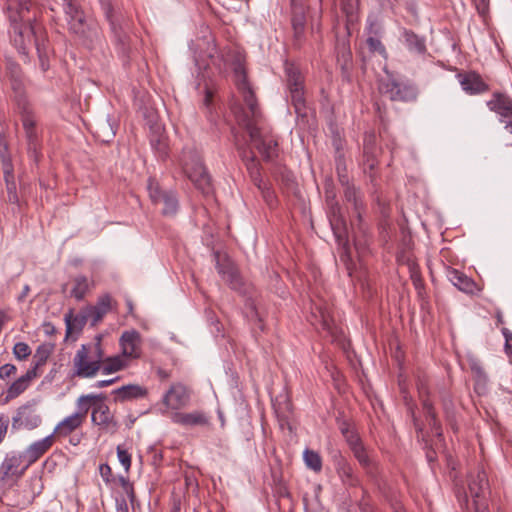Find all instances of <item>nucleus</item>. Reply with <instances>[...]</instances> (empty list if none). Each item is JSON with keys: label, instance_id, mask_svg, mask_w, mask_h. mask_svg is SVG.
Segmentation results:
<instances>
[{"label": "nucleus", "instance_id": "f257e3e1", "mask_svg": "<svg viewBox=\"0 0 512 512\" xmlns=\"http://www.w3.org/2000/svg\"><path fill=\"white\" fill-rule=\"evenodd\" d=\"M235 81L238 91L241 93L246 109L233 107V112L239 124L243 125L255 148L266 159L273 158L277 153V141L272 136L263 135L256 121L260 116L254 92L252 91L246 77L244 68L238 65L235 70Z\"/></svg>", "mask_w": 512, "mask_h": 512}, {"label": "nucleus", "instance_id": "f03ea898", "mask_svg": "<svg viewBox=\"0 0 512 512\" xmlns=\"http://www.w3.org/2000/svg\"><path fill=\"white\" fill-rule=\"evenodd\" d=\"M101 340V336L98 335L95 342L82 344L76 351L72 360L73 376L93 378L100 372L101 359L104 357Z\"/></svg>", "mask_w": 512, "mask_h": 512}, {"label": "nucleus", "instance_id": "7ed1b4c3", "mask_svg": "<svg viewBox=\"0 0 512 512\" xmlns=\"http://www.w3.org/2000/svg\"><path fill=\"white\" fill-rule=\"evenodd\" d=\"M9 19L12 27L11 41L18 52L25 57L28 55V48L32 43V39L35 45L37 39H39L40 42L46 40L42 27L36 22H33L30 17L24 15V19H22L19 16L10 14Z\"/></svg>", "mask_w": 512, "mask_h": 512}, {"label": "nucleus", "instance_id": "20e7f679", "mask_svg": "<svg viewBox=\"0 0 512 512\" xmlns=\"http://www.w3.org/2000/svg\"><path fill=\"white\" fill-rule=\"evenodd\" d=\"M286 90L295 113L299 118H306L308 107L305 98V80L300 69L293 63H285Z\"/></svg>", "mask_w": 512, "mask_h": 512}, {"label": "nucleus", "instance_id": "39448f33", "mask_svg": "<svg viewBox=\"0 0 512 512\" xmlns=\"http://www.w3.org/2000/svg\"><path fill=\"white\" fill-rule=\"evenodd\" d=\"M105 397L94 394L81 395L76 402L77 410L71 415L61 420L51 433L54 438H65L79 429L86 420L87 413L90 409L91 402L96 400H103Z\"/></svg>", "mask_w": 512, "mask_h": 512}, {"label": "nucleus", "instance_id": "423d86ee", "mask_svg": "<svg viewBox=\"0 0 512 512\" xmlns=\"http://www.w3.org/2000/svg\"><path fill=\"white\" fill-rule=\"evenodd\" d=\"M181 162L184 173L193 182L195 187L205 195L211 194L213 190L211 178L200 156L196 152L189 150L183 153Z\"/></svg>", "mask_w": 512, "mask_h": 512}, {"label": "nucleus", "instance_id": "0eeeda50", "mask_svg": "<svg viewBox=\"0 0 512 512\" xmlns=\"http://www.w3.org/2000/svg\"><path fill=\"white\" fill-rule=\"evenodd\" d=\"M379 92L392 101L411 102L418 97L416 85L409 81H398L392 74L387 73L378 83Z\"/></svg>", "mask_w": 512, "mask_h": 512}, {"label": "nucleus", "instance_id": "6e6552de", "mask_svg": "<svg viewBox=\"0 0 512 512\" xmlns=\"http://www.w3.org/2000/svg\"><path fill=\"white\" fill-rule=\"evenodd\" d=\"M328 217L335 237L339 244L343 246L344 251L341 255V259L344 262H347L350 259L348 254L347 228L345 219L341 214V209L337 202H330Z\"/></svg>", "mask_w": 512, "mask_h": 512}, {"label": "nucleus", "instance_id": "1a4fd4ad", "mask_svg": "<svg viewBox=\"0 0 512 512\" xmlns=\"http://www.w3.org/2000/svg\"><path fill=\"white\" fill-rule=\"evenodd\" d=\"M24 456L21 453H8L0 465V482L6 483L12 479L20 478L27 470V462L23 465Z\"/></svg>", "mask_w": 512, "mask_h": 512}, {"label": "nucleus", "instance_id": "9d476101", "mask_svg": "<svg viewBox=\"0 0 512 512\" xmlns=\"http://www.w3.org/2000/svg\"><path fill=\"white\" fill-rule=\"evenodd\" d=\"M20 113L27 140L28 153L34 160H37L41 145L38 129L36 127V119L31 108L21 110Z\"/></svg>", "mask_w": 512, "mask_h": 512}, {"label": "nucleus", "instance_id": "9b49d317", "mask_svg": "<svg viewBox=\"0 0 512 512\" xmlns=\"http://www.w3.org/2000/svg\"><path fill=\"white\" fill-rule=\"evenodd\" d=\"M42 418L32 404L20 406L12 418V428L15 430H33L40 426Z\"/></svg>", "mask_w": 512, "mask_h": 512}, {"label": "nucleus", "instance_id": "f8f14e48", "mask_svg": "<svg viewBox=\"0 0 512 512\" xmlns=\"http://www.w3.org/2000/svg\"><path fill=\"white\" fill-rule=\"evenodd\" d=\"M215 256L217 259L216 268L223 281L232 289L241 291L243 282L235 264L227 257L220 258L218 253Z\"/></svg>", "mask_w": 512, "mask_h": 512}, {"label": "nucleus", "instance_id": "ddd939ff", "mask_svg": "<svg viewBox=\"0 0 512 512\" xmlns=\"http://www.w3.org/2000/svg\"><path fill=\"white\" fill-rule=\"evenodd\" d=\"M121 352L125 358L138 359L141 356V335L136 330L122 333L119 339Z\"/></svg>", "mask_w": 512, "mask_h": 512}, {"label": "nucleus", "instance_id": "4468645a", "mask_svg": "<svg viewBox=\"0 0 512 512\" xmlns=\"http://www.w3.org/2000/svg\"><path fill=\"white\" fill-rule=\"evenodd\" d=\"M54 442V435L50 434L42 439L32 442L29 446H27V448L22 452L27 465L30 466L38 461L52 448Z\"/></svg>", "mask_w": 512, "mask_h": 512}, {"label": "nucleus", "instance_id": "2eb2a0df", "mask_svg": "<svg viewBox=\"0 0 512 512\" xmlns=\"http://www.w3.org/2000/svg\"><path fill=\"white\" fill-rule=\"evenodd\" d=\"M190 400L189 392L186 387L180 383L171 385L169 390L163 396V404L172 410H178L185 407Z\"/></svg>", "mask_w": 512, "mask_h": 512}, {"label": "nucleus", "instance_id": "dca6fc26", "mask_svg": "<svg viewBox=\"0 0 512 512\" xmlns=\"http://www.w3.org/2000/svg\"><path fill=\"white\" fill-rule=\"evenodd\" d=\"M417 388L419 392V396L422 401L423 410L425 412L426 417L429 419V425L431 426L432 431L436 436H442V429L439 421L437 420L436 413L433 407L432 402L428 398V388L426 383L422 380H419L417 383Z\"/></svg>", "mask_w": 512, "mask_h": 512}, {"label": "nucleus", "instance_id": "f3484780", "mask_svg": "<svg viewBox=\"0 0 512 512\" xmlns=\"http://www.w3.org/2000/svg\"><path fill=\"white\" fill-rule=\"evenodd\" d=\"M457 79L467 94H481L489 90L488 84L474 71L459 73Z\"/></svg>", "mask_w": 512, "mask_h": 512}, {"label": "nucleus", "instance_id": "a211bd4d", "mask_svg": "<svg viewBox=\"0 0 512 512\" xmlns=\"http://www.w3.org/2000/svg\"><path fill=\"white\" fill-rule=\"evenodd\" d=\"M64 11L66 14L69 31L71 33L83 32L80 28L86 26L91 18H87L80 6L72 1H68L65 4Z\"/></svg>", "mask_w": 512, "mask_h": 512}, {"label": "nucleus", "instance_id": "6ab92c4d", "mask_svg": "<svg viewBox=\"0 0 512 512\" xmlns=\"http://www.w3.org/2000/svg\"><path fill=\"white\" fill-rule=\"evenodd\" d=\"M486 104L490 111L496 113L501 118L512 117V98L509 95L494 92Z\"/></svg>", "mask_w": 512, "mask_h": 512}, {"label": "nucleus", "instance_id": "aec40b11", "mask_svg": "<svg viewBox=\"0 0 512 512\" xmlns=\"http://www.w3.org/2000/svg\"><path fill=\"white\" fill-rule=\"evenodd\" d=\"M172 421L184 427L206 426L209 424V417L203 411L176 412L172 416Z\"/></svg>", "mask_w": 512, "mask_h": 512}, {"label": "nucleus", "instance_id": "412c9836", "mask_svg": "<svg viewBox=\"0 0 512 512\" xmlns=\"http://www.w3.org/2000/svg\"><path fill=\"white\" fill-rule=\"evenodd\" d=\"M37 377L35 369H28L27 372L17 378L6 390L5 401L9 402L12 399L20 396L30 386L31 381Z\"/></svg>", "mask_w": 512, "mask_h": 512}, {"label": "nucleus", "instance_id": "4be33fe9", "mask_svg": "<svg viewBox=\"0 0 512 512\" xmlns=\"http://www.w3.org/2000/svg\"><path fill=\"white\" fill-rule=\"evenodd\" d=\"M91 420L95 425L106 429L114 428L117 425L110 408L103 402L94 403Z\"/></svg>", "mask_w": 512, "mask_h": 512}, {"label": "nucleus", "instance_id": "5701e85b", "mask_svg": "<svg viewBox=\"0 0 512 512\" xmlns=\"http://www.w3.org/2000/svg\"><path fill=\"white\" fill-rule=\"evenodd\" d=\"M111 309V297L109 294L102 295L98 298L97 302L93 306L85 308L92 326L97 325L103 317Z\"/></svg>", "mask_w": 512, "mask_h": 512}, {"label": "nucleus", "instance_id": "b1692460", "mask_svg": "<svg viewBox=\"0 0 512 512\" xmlns=\"http://www.w3.org/2000/svg\"><path fill=\"white\" fill-rule=\"evenodd\" d=\"M80 30L83 32H75L74 34L83 45L91 47L100 40V28L95 20H89V23Z\"/></svg>", "mask_w": 512, "mask_h": 512}, {"label": "nucleus", "instance_id": "393cba45", "mask_svg": "<svg viewBox=\"0 0 512 512\" xmlns=\"http://www.w3.org/2000/svg\"><path fill=\"white\" fill-rule=\"evenodd\" d=\"M335 468L344 485L355 487L359 484L358 477L356 476L352 466L344 458L339 457L336 460Z\"/></svg>", "mask_w": 512, "mask_h": 512}, {"label": "nucleus", "instance_id": "a878e982", "mask_svg": "<svg viewBox=\"0 0 512 512\" xmlns=\"http://www.w3.org/2000/svg\"><path fill=\"white\" fill-rule=\"evenodd\" d=\"M447 277L449 281L462 292L473 293L476 289V283L459 270H448Z\"/></svg>", "mask_w": 512, "mask_h": 512}, {"label": "nucleus", "instance_id": "bb28decb", "mask_svg": "<svg viewBox=\"0 0 512 512\" xmlns=\"http://www.w3.org/2000/svg\"><path fill=\"white\" fill-rule=\"evenodd\" d=\"M3 174L4 180L6 183L8 201L13 204H17L19 202V198L17 195V187L14 179L12 164L9 159L3 157Z\"/></svg>", "mask_w": 512, "mask_h": 512}, {"label": "nucleus", "instance_id": "cd10ccee", "mask_svg": "<svg viewBox=\"0 0 512 512\" xmlns=\"http://www.w3.org/2000/svg\"><path fill=\"white\" fill-rule=\"evenodd\" d=\"M119 401H127L132 399L144 398L147 396L148 391L145 387L138 384H129L117 388L113 391Z\"/></svg>", "mask_w": 512, "mask_h": 512}, {"label": "nucleus", "instance_id": "c85d7f7f", "mask_svg": "<svg viewBox=\"0 0 512 512\" xmlns=\"http://www.w3.org/2000/svg\"><path fill=\"white\" fill-rule=\"evenodd\" d=\"M127 365L128 363L123 355H116L107 358L104 356L101 359L100 372L105 375L112 374L121 371L122 369L126 368Z\"/></svg>", "mask_w": 512, "mask_h": 512}, {"label": "nucleus", "instance_id": "c756f323", "mask_svg": "<svg viewBox=\"0 0 512 512\" xmlns=\"http://www.w3.org/2000/svg\"><path fill=\"white\" fill-rule=\"evenodd\" d=\"M93 287V281L89 280L84 275H77L73 278V287L70 294L77 301H81L85 298L88 291Z\"/></svg>", "mask_w": 512, "mask_h": 512}, {"label": "nucleus", "instance_id": "7c9ffc66", "mask_svg": "<svg viewBox=\"0 0 512 512\" xmlns=\"http://www.w3.org/2000/svg\"><path fill=\"white\" fill-rule=\"evenodd\" d=\"M90 320L86 310L81 313L73 315L70 311L65 315L66 333L69 335L73 330L81 331L85 324Z\"/></svg>", "mask_w": 512, "mask_h": 512}, {"label": "nucleus", "instance_id": "2f4dec72", "mask_svg": "<svg viewBox=\"0 0 512 512\" xmlns=\"http://www.w3.org/2000/svg\"><path fill=\"white\" fill-rule=\"evenodd\" d=\"M11 88L14 92L15 101L19 110L30 108L29 103L25 96V86L23 76L10 79Z\"/></svg>", "mask_w": 512, "mask_h": 512}, {"label": "nucleus", "instance_id": "473e14b6", "mask_svg": "<svg viewBox=\"0 0 512 512\" xmlns=\"http://www.w3.org/2000/svg\"><path fill=\"white\" fill-rule=\"evenodd\" d=\"M311 315L313 317L312 324L314 326L326 331H331L332 319L326 308L316 306L315 311H312Z\"/></svg>", "mask_w": 512, "mask_h": 512}, {"label": "nucleus", "instance_id": "72a5a7b5", "mask_svg": "<svg viewBox=\"0 0 512 512\" xmlns=\"http://www.w3.org/2000/svg\"><path fill=\"white\" fill-rule=\"evenodd\" d=\"M344 196L346 201L353 205L357 218L361 221V212L364 209V204L360 192L353 186H347L344 191Z\"/></svg>", "mask_w": 512, "mask_h": 512}, {"label": "nucleus", "instance_id": "f704fd0d", "mask_svg": "<svg viewBox=\"0 0 512 512\" xmlns=\"http://www.w3.org/2000/svg\"><path fill=\"white\" fill-rule=\"evenodd\" d=\"M405 43L409 50L422 54L426 51L424 38L418 36L410 30H405L403 33Z\"/></svg>", "mask_w": 512, "mask_h": 512}, {"label": "nucleus", "instance_id": "c9c22d12", "mask_svg": "<svg viewBox=\"0 0 512 512\" xmlns=\"http://www.w3.org/2000/svg\"><path fill=\"white\" fill-rule=\"evenodd\" d=\"M250 176L254 185L261 191L265 200L270 203L274 198L273 192L270 190L268 184L262 179L257 167H253L250 170Z\"/></svg>", "mask_w": 512, "mask_h": 512}, {"label": "nucleus", "instance_id": "e433bc0d", "mask_svg": "<svg viewBox=\"0 0 512 512\" xmlns=\"http://www.w3.org/2000/svg\"><path fill=\"white\" fill-rule=\"evenodd\" d=\"M161 203L164 205L162 214L164 216H174L179 208L178 198L173 191H169L162 199Z\"/></svg>", "mask_w": 512, "mask_h": 512}, {"label": "nucleus", "instance_id": "4c0bfd02", "mask_svg": "<svg viewBox=\"0 0 512 512\" xmlns=\"http://www.w3.org/2000/svg\"><path fill=\"white\" fill-rule=\"evenodd\" d=\"M303 459L308 468L314 472H320L322 469V459L320 455L310 449H305L303 452Z\"/></svg>", "mask_w": 512, "mask_h": 512}, {"label": "nucleus", "instance_id": "58836bf2", "mask_svg": "<svg viewBox=\"0 0 512 512\" xmlns=\"http://www.w3.org/2000/svg\"><path fill=\"white\" fill-rule=\"evenodd\" d=\"M149 197L154 204H160L161 199L169 193V191H163L159 186L158 182L152 178H149L147 185Z\"/></svg>", "mask_w": 512, "mask_h": 512}, {"label": "nucleus", "instance_id": "ea45409f", "mask_svg": "<svg viewBox=\"0 0 512 512\" xmlns=\"http://www.w3.org/2000/svg\"><path fill=\"white\" fill-rule=\"evenodd\" d=\"M486 479L483 473H478L476 479L469 483V491L473 497H479L486 486Z\"/></svg>", "mask_w": 512, "mask_h": 512}, {"label": "nucleus", "instance_id": "a19ab883", "mask_svg": "<svg viewBox=\"0 0 512 512\" xmlns=\"http://www.w3.org/2000/svg\"><path fill=\"white\" fill-rule=\"evenodd\" d=\"M36 50H37V53H38L41 69L43 71L48 70V68H49V65H48V47H47L46 40H42V42H40V40L37 39L36 40Z\"/></svg>", "mask_w": 512, "mask_h": 512}, {"label": "nucleus", "instance_id": "79ce46f5", "mask_svg": "<svg viewBox=\"0 0 512 512\" xmlns=\"http://www.w3.org/2000/svg\"><path fill=\"white\" fill-rule=\"evenodd\" d=\"M49 355L50 350L47 346H39L34 354L35 364L30 369H35V373H37L38 368L46 363Z\"/></svg>", "mask_w": 512, "mask_h": 512}, {"label": "nucleus", "instance_id": "37998d69", "mask_svg": "<svg viewBox=\"0 0 512 512\" xmlns=\"http://www.w3.org/2000/svg\"><path fill=\"white\" fill-rule=\"evenodd\" d=\"M31 352V348L25 342H17L13 347V355L19 361L26 360Z\"/></svg>", "mask_w": 512, "mask_h": 512}, {"label": "nucleus", "instance_id": "c03bdc74", "mask_svg": "<svg viewBox=\"0 0 512 512\" xmlns=\"http://www.w3.org/2000/svg\"><path fill=\"white\" fill-rule=\"evenodd\" d=\"M8 10L12 13L14 5L16 6V13L19 17L24 19V15L29 12V0H10Z\"/></svg>", "mask_w": 512, "mask_h": 512}, {"label": "nucleus", "instance_id": "a18cd8bd", "mask_svg": "<svg viewBox=\"0 0 512 512\" xmlns=\"http://www.w3.org/2000/svg\"><path fill=\"white\" fill-rule=\"evenodd\" d=\"M352 452L360 465H362L364 468H368L371 465V460L366 453L364 446H355Z\"/></svg>", "mask_w": 512, "mask_h": 512}, {"label": "nucleus", "instance_id": "49530a36", "mask_svg": "<svg viewBox=\"0 0 512 512\" xmlns=\"http://www.w3.org/2000/svg\"><path fill=\"white\" fill-rule=\"evenodd\" d=\"M366 42L371 52H378L381 55L386 53V49L378 36L369 35Z\"/></svg>", "mask_w": 512, "mask_h": 512}, {"label": "nucleus", "instance_id": "de8ad7c7", "mask_svg": "<svg viewBox=\"0 0 512 512\" xmlns=\"http://www.w3.org/2000/svg\"><path fill=\"white\" fill-rule=\"evenodd\" d=\"M6 71H7V76L9 77V80L23 76L22 70H21L19 64L12 61L11 59H7Z\"/></svg>", "mask_w": 512, "mask_h": 512}, {"label": "nucleus", "instance_id": "09e8293b", "mask_svg": "<svg viewBox=\"0 0 512 512\" xmlns=\"http://www.w3.org/2000/svg\"><path fill=\"white\" fill-rule=\"evenodd\" d=\"M478 14L485 19L489 13L490 0H471Z\"/></svg>", "mask_w": 512, "mask_h": 512}, {"label": "nucleus", "instance_id": "8fccbe9b", "mask_svg": "<svg viewBox=\"0 0 512 512\" xmlns=\"http://www.w3.org/2000/svg\"><path fill=\"white\" fill-rule=\"evenodd\" d=\"M17 368L14 364L6 363L0 366V379L3 381L8 380L16 374Z\"/></svg>", "mask_w": 512, "mask_h": 512}, {"label": "nucleus", "instance_id": "3c124183", "mask_svg": "<svg viewBox=\"0 0 512 512\" xmlns=\"http://www.w3.org/2000/svg\"><path fill=\"white\" fill-rule=\"evenodd\" d=\"M117 458H118L119 462L122 464V466L125 468V470L128 471L131 466L130 454L125 449H122L120 446H118L117 447Z\"/></svg>", "mask_w": 512, "mask_h": 512}, {"label": "nucleus", "instance_id": "603ef678", "mask_svg": "<svg viewBox=\"0 0 512 512\" xmlns=\"http://www.w3.org/2000/svg\"><path fill=\"white\" fill-rule=\"evenodd\" d=\"M359 5V0H341L342 10L347 16H353Z\"/></svg>", "mask_w": 512, "mask_h": 512}, {"label": "nucleus", "instance_id": "864d4df0", "mask_svg": "<svg viewBox=\"0 0 512 512\" xmlns=\"http://www.w3.org/2000/svg\"><path fill=\"white\" fill-rule=\"evenodd\" d=\"M366 30L369 35L379 36L381 34L382 27L375 17H369L367 20Z\"/></svg>", "mask_w": 512, "mask_h": 512}, {"label": "nucleus", "instance_id": "5fc2aeb1", "mask_svg": "<svg viewBox=\"0 0 512 512\" xmlns=\"http://www.w3.org/2000/svg\"><path fill=\"white\" fill-rule=\"evenodd\" d=\"M245 306H246V316L250 320H256V321H258L260 323L261 319L258 316V313L256 311V306H255L254 302L252 300H247Z\"/></svg>", "mask_w": 512, "mask_h": 512}, {"label": "nucleus", "instance_id": "6e6d98bb", "mask_svg": "<svg viewBox=\"0 0 512 512\" xmlns=\"http://www.w3.org/2000/svg\"><path fill=\"white\" fill-rule=\"evenodd\" d=\"M100 475L105 483H110L112 480V470L107 463H103L99 466Z\"/></svg>", "mask_w": 512, "mask_h": 512}, {"label": "nucleus", "instance_id": "4d7b16f0", "mask_svg": "<svg viewBox=\"0 0 512 512\" xmlns=\"http://www.w3.org/2000/svg\"><path fill=\"white\" fill-rule=\"evenodd\" d=\"M502 333L505 337V348L510 356V361L512 363V332H510L507 328L502 329Z\"/></svg>", "mask_w": 512, "mask_h": 512}, {"label": "nucleus", "instance_id": "13d9d810", "mask_svg": "<svg viewBox=\"0 0 512 512\" xmlns=\"http://www.w3.org/2000/svg\"><path fill=\"white\" fill-rule=\"evenodd\" d=\"M8 431V419L0 414V444L6 437Z\"/></svg>", "mask_w": 512, "mask_h": 512}, {"label": "nucleus", "instance_id": "bf43d9fd", "mask_svg": "<svg viewBox=\"0 0 512 512\" xmlns=\"http://www.w3.org/2000/svg\"><path fill=\"white\" fill-rule=\"evenodd\" d=\"M347 441L352 451L354 450L355 446H363L357 435H350L347 438Z\"/></svg>", "mask_w": 512, "mask_h": 512}, {"label": "nucleus", "instance_id": "052dcab7", "mask_svg": "<svg viewBox=\"0 0 512 512\" xmlns=\"http://www.w3.org/2000/svg\"><path fill=\"white\" fill-rule=\"evenodd\" d=\"M118 379H119V377H115V378L108 379V380H100V381H97V382L94 384V387H96V388H103V387H107V386H110V385H112L113 383H115Z\"/></svg>", "mask_w": 512, "mask_h": 512}, {"label": "nucleus", "instance_id": "680f3d73", "mask_svg": "<svg viewBox=\"0 0 512 512\" xmlns=\"http://www.w3.org/2000/svg\"><path fill=\"white\" fill-rule=\"evenodd\" d=\"M102 5H103V8L105 9V13H106L107 18L111 22V26H112L113 31L116 32V27H115L113 21L111 20V16H110V13H111L110 3L107 2V1H102Z\"/></svg>", "mask_w": 512, "mask_h": 512}, {"label": "nucleus", "instance_id": "e2e57ef3", "mask_svg": "<svg viewBox=\"0 0 512 512\" xmlns=\"http://www.w3.org/2000/svg\"><path fill=\"white\" fill-rule=\"evenodd\" d=\"M116 512H129L128 504L124 499L117 501Z\"/></svg>", "mask_w": 512, "mask_h": 512}, {"label": "nucleus", "instance_id": "0e129e2a", "mask_svg": "<svg viewBox=\"0 0 512 512\" xmlns=\"http://www.w3.org/2000/svg\"><path fill=\"white\" fill-rule=\"evenodd\" d=\"M472 371L479 377H485L483 368L476 363L472 365Z\"/></svg>", "mask_w": 512, "mask_h": 512}, {"label": "nucleus", "instance_id": "69168bd1", "mask_svg": "<svg viewBox=\"0 0 512 512\" xmlns=\"http://www.w3.org/2000/svg\"><path fill=\"white\" fill-rule=\"evenodd\" d=\"M293 27H294L295 33L298 34V33H300L303 30L304 23H303L302 20L294 19L293 20Z\"/></svg>", "mask_w": 512, "mask_h": 512}, {"label": "nucleus", "instance_id": "338daca9", "mask_svg": "<svg viewBox=\"0 0 512 512\" xmlns=\"http://www.w3.org/2000/svg\"><path fill=\"white\" fill-rule=\"evenodd\" d=\"M29 292H30V286L29 285H25L23 287V290H22L21 294L18 297V300L19 301H23L26 298V296L28 295Z\"/></svg>", "mask_w": 512, "mask_h": 512}, {"label": "nucleus", "instance_id": "774afa93", "mask_svg": "<svg viewBox=\"0 0 512 512\" xmlns=\"http://www.w3.org/2000/svg\"><path fill=\"white\" fill-rule=\"evenodd\" d=\"M508 118H509V120H506V121H504V120H502V119H501V122H504V123H505L504 128H505L509 133H511V134H512V116H511V117H508Z\"/></svg>", "mask_w": 512, "mask_h": 512}]
</instances>
